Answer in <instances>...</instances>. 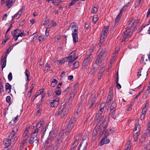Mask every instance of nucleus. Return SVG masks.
Instances as JSON below:
<instances>
[{"label":"nucleus","mask_w":150,"mask_h":150,"mask_svg":"<svg viewBox=\"0 0 150 150\" xmlns=\"http://www.w3.org/2000/svg\"><path fill=\"white\" fill-rule=\"evenodd\" d=\"M25 76H26L27 78V80L28 81H30L29 79V77L30 75V72L28 69H26L25 71Z\"/></svg>","instance_id":"obj_33"},{"label":"nucleus","mask_w":150,"mask_h":150,"mask_svg":"<svg viewBox=\"0 0 150 150\" xmlns=\"http://www.w3.org/2000/svg\"><path fill=\"white\" fill-rule=\"evenodd\" d=\"M96 67H93L91 68L90 73L91 74H93L94 73V72H95L96 71Z\"/></svg>","instance_id":"obj_44"},{"label":"nucleus","mask_w":150,"mask_h":150,"mask_svg":"<svg viewBox=\"0 0 150 150\" xmlns=\"http://www.w3.org/2000/svg\"><path fill=\"white\" fill-rule=\"evenodd\" d=\"M113 98V93L112 91H110L107 97L106 100V103L107 104H109L111 103Z\"/></svg>","instance_id":"obj_17"},{"label":"nucleus","mask_w":150,"mask_h":150,"mask_svg":"<svg viewBox=\"0 0 150 150\" xmlns=\"http://www.w3.org/2000/svg\"><path fill=\"white\" fill-rule=\"evenodd\" d=\"M23 8L21 9H20L19 10L17 13V14L16 15H17V14H18L19 15V16H18V17L17 18V19H18L19 18L21 15L22 13L23 12Z\"/></svg>","instance_id":"obj_43"},{"label":"nucleus","mask_w":150,"mask_h":150,"mask_svg":"<svg viewBox=\"0 0 150 150\" xmlns=\"http://www.w3.org/2000/svg\"><path fill=\"white\" fill-rule=\"evenodd\" d=\"M98 18L97 17L94 16L93 18V23H96L98 20Z\"/></svg>","instance_id":"obj_52"},{"label":"nucleus","mask_w":150,"mask_h":150,"mask_svg":"<svg viewBox=\"0 0 150 150\" xmlns=\"http://www.w3.org/2000/svg\"><path fill=\"white\" fill-rule=\"evenodd\" d=\"M150 86H149L147 89L145 91L143 96L144 97L145 96V98L147 96L150 92Z\"/></svg>","instance_id":"obj_27"},{"label":"nucleus","mask_w":150,"mask_h":150,"mask_svg":"<svg viewBox=\"0 0 150 150\" xmlns=\"http://www.w3.org/2000/svg\"><path fill=\"white\" fill-rule=\"evenodd\" d=\"M18 34L17 35V37L16 38H15V41H16L18 39V38L19 37H22L23 36H25V34L23 31H18Z\"/></svg>","instance_id":"obj_22"},{"label":"nucleus","mask_w":150,"mask_h":150,"mask_svg":"<svg viewBox=\"0 0 150 150\" xmlns=\"http://www.w3.org/2000/svg\"><path fill=\"white\" fill-rule=\"evenodd\" d=\"M133 137L134 138V141L136 142L138 140V136L136 135L135 134V133H133Z\"/></svg>","instance_id":"obj_55"},{"label":"nucleus","mask_w":150,"mask_h":150,"mask_svg":"<svg viewBox=\"0 0 150 150\" xmlns=\"http://www.w3.org/2000/svg\"><path fill=\"white\" fill-rule=\"evenodd\" d=\"M8 79L9 81H11L13 78V76L12 75V74L11 72H10L9 74L8 75Z\"/></svg>","instance_id":"obj_45"},{"label":"nucleus","mask_w":150,"mask_h":150,"mask_svg":"<svg viewBox=\"0 0 150 150\" xmlns=\"http://www.w3.org/2000/svg\"><path fill=\"white\" fill-rule=\"evenodd\" d=\"M106 37V35L105 34L103 33H102V34L100 37V39L105 40V38Z\"/></svg>","instance_id":"obj_61"},{"label":"nucleus","mask_w":150,"mask_h":150,"mask_svg":"<svg viewBox=\"0 0 150 150\" xmlns=\"http://www.w3.org/2000/svg\"><path fill=\"white\" fill-rule=\"evenodd\" d=\"M66 61H67L66 59V58H65L64 59H62L61 60L59 61V64H63Z\"/></svg>","instance_id":"obj_60"},{"label":"nucleus","mask_w":150,"mask_h":150,"mask_svg":"<svg viewBox=\"0 0 150 150\" xmlns=\"http://www.w3.org/2000/svg\"><path fill=\"white\" fill-rule=\"evenodd\" d=\"M54 146V145L51 144L50 146H48L47 147L45 150H51Z\"/></svg>","instance_id":"obj_62"},{"label":"nucleus","mask_w":150,"mask_h":150,"mask_svg":"<svg viewBox=\"0 0 150 150\" xmlns=\"http://www.w3.org/2000/svg\"><path fill=\"white\" fill-rule=\"evenodd\" d=\"M93 49H90L89 51L90 52L88 55H87L85 58L82 64V67L81 68V69L83 71H85L87 68V67L88 66L89 62L90 61V57L91 55V52L93 51Z\"/></svg>","instance_id":"obj_3"},{"label":"nucleus","mask_w":150,"mask_h":150,"mask_svg":"<svg viewBox=\"0 0 150 150\" xmlns=\"http://www.w3.org/2000/svg\"><path fill=\"white\" fill-rule=\"evenodd\" d=\"M23 136L25 138V139H27L29 137L28 132L27 130L24 131L23 134Z\"/></svg>","instance_id":"obj_29"},{"label":"nucleus","mask_w":150,"mask_h":150,"mask_svg":"<svg viewBox=\"0 0 150 150\" xmlns=\"http://www.w3.org/2000/svg\"><path fill=\"white\" fill-rule=\"evenodd\" d=\"M129 4V2L127 4L124 5L122 8L120 10V13H122V10H126Z\"/></svg>","instance_id":"obj_38"},{"label":"nucleus","mask_w":150,"mask_h":150,"mask_svg":"<svg viewBox=\"0 0 150 150\" xmlns=\"http://www.w3.org/2000/svg\"><path fill=\"white\" fill-rule=\"evenodd\" d=\"M110 142V141L108 139L103 137L101 139L99 144L100 146H102L104 144H108Z\"/></svg>","instance_id":"obj_14"},{"label":"nucleus","mask_w":150,"mask_h":150,"mask_svg":"<svg viewBox=\"0 0 150 150\" xmlns=\"http://www.w3.org/2000/svg\"><path fill=\"white\" fill-rule=\"evenodd\" d=\"M105 51V50L100 52L98 55L95 62L96 64L97 65H99L101 63Z\"/></svg>","instance_id":"obj_5"},{"label":"nucleus","mask_w":150,"mask_h":150,"mask_svg":"<svg viewBox=\"0 0 150 150\" xmlns=\"http://www.w3.org/2000/svg\"><path fill=\"white\" fill-rule=\"evenodd\" d=\"M140 125L138 123V121L137 122H136L135 126V128H134L133 131L135 132L136 131H137L136 133H135V134L138 136L139 134V132L140 131Z\"/></svg>","instance_id":"obj_12"},{"label":"nucleus","mask_w":150,"mask_h":150,"mask_svg":"<svg viewBox=\"0 0 150 150\" xmlns=\"http://www.w3.org/2000/svg\"><path fill=\"white\" fill-rule=\"evenodd\" d=\"M112 107H110V115L111 117L114 119H115V117H114L113 115H114L115 113V109Z\"/></svg>","instance_id":"obj_23"},{"label":"nucleus","mask_w":150,"mask_h":150,"mask_svg":"<svg viewBox=\"0 0 150 150\" xmlns=\"http://www.w3.org/2000/svg\"><path fill=\"white\" fill-rule=\"evenodd\" d=\"M130 141H128L127 142L125 147V149L130 150L131 147V146L130 145Z\"/></svg>","instance_id":"obj_35"},{"label":"nucleus","mask_w":150,"mask_h":150,"mask_svg":"<svg viewBox=\"0 0 150 150\" xmlns=\"http://www.w3.org/2000/svg\"><path fill=\"white\" fill-rule=\"evenodd\" d=\"M99 128L98 127H96L93 131L92 135L96 136L97 134V132L99 131Z\"/></svg>","instance_id":"obj_31"},{"label":"nucleus","mask_w":150,"mask_h":150,"mask_svg":"<svg viewBox=\"0 0 150 150\" xmlns=\"http://www.w3.org/2000/svg\"><path fill=\"white\" fill-rule=\"evenodd\" d=\"M4 87L3 85H1L0 88V93H1L2 92L4 91Z\"/></svg>","instance_id":"obj_64"},{"label":"nucleus","mask_w":150,"mask_h":150,"mask_svg":"<svg viewBox=\"0 0 150 150\" xmlns=\"http://www.w3.org/2000/svg\"><path fill=\"white\" fill-rule=\"evenodd\" d=\"M104 73H102L101 72H99L98 75V80H100L101 79V77L102 76H103Z\"/></svg>","instance_id":"obj_47"},{"label":"nucleus","mask_w":150,"mask_h":150,"mask_svg":"<svg viewBox=\"0 0 150 150\" xmlns=\"http://www.w3.org/2000/svg\"><path fill=\"white\" fill-rule=\"evenodd\" d=\"M101 116L97 114L96 116L95 117L94 120L95 121L98 120L99 119H100Z\"/></svg>","instance_id":"obj_58"},{"label":"nucleus","mask_w":150,"mask_h":150,"mask_svg":"<svg viewBox=\"0 0 150 150\" xmlns=\"http://www.w3.org/2000/svg\"><path fill=\"white\" fill-rule=\"evenodd\" d=\"M59 0H56L52 2L54 6H59Z\"/></svg>","instance_id":"obj_54"},{"label":"nucleus","mask_w":150,"mask_h":150,"mask_svg":"<svg viewBox=\"0 0 150 150\" xmlns=\"http://www.w3.org/2000/svg\"><path fill=\"white\" fill-rule=\"evenodd\" d=\"M60 146V144H57V145L54 147L53 150H57Z\"/></svg>","instance_id":"obj_51"},{"label":"nucleus","mask_w":150,"mask_h":150,"mask_svg":"<svg viewBox=\"0 0 150 150\" xmlns=\"http://www.w3.org/2000/svg\"><path fill=\"white\" fill-rule=\"evenodd\" d=\"M76 51H74L69 54V56L67 57V58H76L77 57H75V55L76 54Z\"/></svg>","instance_id":"obj_30"},{"label":"nucleus","mask_w":150,"mask_h":150,"mask_svg":"<svg viewBox=\"0 0 150 150\" xmlns=\"http://www.w3.org/2000/svg\"><path fill=\"white\" fill-rule=\"evenodd\" d=\"M6 56L4 55L2 56L1 57V67L2 68V71L3 70L6 64Z\"/></svg>","instance_id":"obj_13"},{"label":"nucleus","mask_w":150,"mask_h":150,"mask_svg":"<svg viewBox=\"0 0 150 150\" xmlns=\"http://www.w3.org/2000/svg\"><path fill=\"white\" fill-rule=\"evenodd\" d=\"M32 90H30V91L28 92L27 94V96L29 98L31 96L32 93Z\"/></svg>","instance_id":"obj_59"},{"label":"nucleus","mask_w":150,"mask_h":150,"mask_svg":"<svg viewBox=\"0 0 150 150\" xmlns=\"http://www.w3.org/2000/svg\"><path fill=\"white\" fill-rule=\"evenodd\" d=\"M62 84V82H60L59 83L57 86L56 90V91L53 94V96L54 97L56 96L60 95L62 92V91L60 89V86Z\"/></svg>","instance_id":"obj_7"},{"label":"nucleus","mask_w":150,"mask_h":150,"mask_svg":"<svg viewBox=\"0 0 150 150\" xmlns=\"http://www.w3.org/2000/svg\"><path fill=\"white\" fill-rule=\"evenodd\" d=\"M143 69V68L142 67H141L139 68V69L138 71L137 72V76L138 78H139L141 76L142 74L141 73L142 72V70Z\"/></svg>","instance_id":"obj_36"},{"label":"nucleus","mask_w":150,"mask_h":150,"mask_svg":"<svg viewBox=\"0 0 150 150\" xmlns=\"http://www.w3.org/2000/svg\"><path fill=\"white\" fill-rule=\"evenodd\" d=\"M117 106V104L116 103H115L113 101H112V103L111 104V105L110 107H112V108H113L115 109V108Z\"/></svg>","instance_id":"obj_57"},{"label":"nucleus","mask_w":150,"mask_h":150,"mask_svg":"<svg viewBox=\"0 0 150 150\" xmlns=\"http://www.w3.org/2000/svg\"><path fill=\"white\" fill-rule=\"evenodd\" d=\"M19 30L18 29H16L13 31H11V33L12 35L13 36V38H14L15 40V38L17 37V35L18 34Z\"/></svg>","instance_id":"obj_25"},{"label":"nucleus","mask_w":150,"mask_h":150,"mask_svg":"<svg viewBox=\"0 0 150 150\" xmlns=\"http://www.w3.org/2000/svg\"><path fill=\"white\" fill-rule=\"evenodd\" d=\"M109 29V27L108 26H105L103 29L102 33L103 34H106Z\"/></svg>","instance_id":"obj_32"},{"label":"nucleus","mask_w":150,"mask_h":150,"mask_svg":"<svg viewBox=\"0 0 150 150\" xmlns=\"http://www.w3.org/2000/svg\"><path fill=\"white\" fill-rule=\"evenodd\" d=\"M96 98L94 96H91L88 102V104L87 105L88 108H91L95 102Z\"/></svg>","instance_id":"obj_10"},{"label":"nucleus","mask_w":150,"mask_h":150,"mask_svg":"<svg viewBox=\"0 0 150 150\" xmlns=\"http://www.w3.org/2000/svg\"><path fill=\"white\" fill-rule=\"evenodd\" d=\"M73 65L74 69L78 68L79 67V62L77 61H75Z\"/></svg>","instance_id":"obj_37"},{"label":"nucleus","mask_w":150,"mask_h":150,"mask_svg":"<svg viewBox=\"0 0 150 150\" xmlns=\"http://www.w3.org/2000/svg\"><path fill=\"white\" fill-rule=\"evenodd\" d=\"M71 28L72 29H76V28H78L77 26L76 23L75 22H73L71 23L70 24V25L68 29H69L70 28Z\"/></svg>","instance_id":"obj_26"},{"label":"nucleus","mask_w":150,"mask_h":150,"mask_svg":"<svg viewBox=\"0 0 150 150\" xmlns=\"http://www.w3.org/2000/svg\"><path fill=\"white\" fill-rule=\"evenodd\" d=\"M144 55L142 56L141 59L140 60V62L141 64H143V63H145V62L144 61Z\"/></svg>","instance_id":"obj_53"},{"label":"nucleus","mask_w":150,"mask_h":150,"mask_svg":"<svg viewBox=\"0 0 150 150\" xmlns=\"http://www.w3.org/2000/svg\"><path fill=\"white\" fill-rule=\"evenodd\" d=\"M70 107L69 102L62 103L58 110L55 112V116L57 117L61 115V118L64 117L68 112Z\"/></svg>","instance_id":"obj_2"},{"label":"nucleus","mask_w":150,"mask_h":150,"mask_svg":"<svg viewBox=\"0 0 150 150\" xmlns=\"http://www.w3.org/2000/svg\"><path fill=\"white\" fill-rule=\"evenodd\" d=\"M127 23L128 26L126 29L125 31L124 32V35L122 41V42L126 40H128L131 37L134 30L136 26L137 23L135 20L132 18H131L127 22Z\"/></svg>","instance_id":"obj_1"},{"label":"nucleus","mask_w":150,"mask_h":150,"mask_svg":"<svg viewBox=\"0 0 150 150\" xmlns=\"http://www.w3.org/2000/svg\"><path fill=\"white\" fill-rule=\"evenodd\" d=\"M16 1V0H6V4L8 9L10 8L15 3Z\"/></svg>","instance_id":"obj_15"},{"label":"nucleus","mask_w":150,"mask_h":150,"mask_svg":"<svg viewBox=\"0 0 150 150\" xmlns=\"http://www.w3.org/2000/svg\"><path fill=\"white\" fill-rule=\"evenodd\" d=\"M18 117V116L17 115L16 117L13 119L12 121H13L14 123H15L17 121Z\"/></svg>","instance_id":"obj_56"},{"label":"nucleus","mask_w":150,"mask_h":150,"mask_svg":"<svg viewBox=\"0 0 150 150\" xmlns=\"http://www.w3.org/2000/svg\"><path fill=\"white\" fill-rule=\"evenodd\" d=\"M12 26V25L11 24H10L9 26V27L7 29V31H6V34H5V36L6 37V36H7V34L11 30V28Z\"/></svg>","instance_id":"obj_49"},{"label":"nucleus","mask_w":150,"mask_h":150,"mask_svg":"<svg viewBox=\"0 0 150 150\" xmlns=\"http://www.w3.org/2000/svg\"><path fill=\"white\" fill-rule=\"evenodd\" d=\"M82 136V134L81 133H79V134H78V136H76V140H79V139H81V137Z\"/></svg>","instance_id":"obj_46"},{"label":"nucleus","mask_w":150,"mask_h":150,"mask_svg":"<svg viewBox=\"0 0 150 150\" xmlns=\"http://www.w3.org/2000/svg\"><path fill=\"white\" fill-rule=\"evenodd\" d=\"M44 89H40L37 92L36 94L33 97V101L40 94H42L43 93Z\"/></svg>","instance_id":"obj_24"},{"label":"nucleus","mask_w":150,"mask_h":150,"mask_svg":"<svg viewBox=\"0 0 150 150\" xmlns=\"http://www.w3.org/2000/svg\"><path fill=\"white\" fill-rule=\"evenodd\" d=\"M11 98L10 96H7L6 98V102L8 103L9 105L11 104Z\"/></svg>","instance_id":"obj_41"},{"label":"nucleus","mask_w":150,"mask_h":150,"mask_svg":"<svg viewBox=\"0 0 150 150\" xmlns=\"http://www.w3.org/2000/svg\"><path fill=\"white\" fill-rule=\"evenodd\" d=\"M88 145L87 140H83L82 142L81 143L77 150H86Z\"/></svg>","instance_id":"obj_6"},{"label":"nucleus","mask_w":150,"mask_h":150,"mask_svg":"<svg viewBox=\"0 0 150 150\" xmlns=\"http://www.w3.org/2000/svg\"><path fill=\"white\" fill-rule=\"evenodd\" d=\"M9 39L8 37V36H6V37L5 36V38L4 39V40L2 42V44H3V45H4L6 41H7V40Z\"/></svg>","instance_id":"obj_48"},{"label":"nucleus","mask_w":150,"mask_h":150,"mask_svg":"<svg viewBox=\"0 0 150 150\" xmlns=\"http://www.w3.org/2000/svg\"><path fill=\"white\" fill-rule=\"evenodd\" d=\"M78 58V57H77L76 58H67V57L66 58V59H67V61L68 60V63L69 64L72 63L76 59Z\"/></svg>","instance_id":"obj_34"},{"label":"nucleus","mask_w":150,"mask_h":150,"mask_svg":"<svg viewBox=\"0 0 150 150\" xmlns=\"http://www.w3.org/2000/svg\"><path fill=\"white\" fill-rule=\"evenodd\" d=\"M45 38V36L43 35H41L38 37V39L39 41L40 42L43 41L44 40Z\"/></svg>","instance_id":"obj_42"},{"label":"nucleus","mask_w":150,"mask_h":150,"mask_svg":"<svg viewBox=\"0 0 150 150\" xmlns=\"http://www.w3.org/2000/svg\"><path fill=\"white\" fill-rule=\"evenodd\" d=\"M79 142V140L75 139L73 145L71 146V150H75L76 147L78 144Z\"/></svg>","instance_id":"obj_21"},{"label":"nucleus","mask_w":150,"mask_h":150,"mask_svg":"<svg viewBox=\"0 0 150 150\" xmlns=\"http://www.w3.org/2000/svg\"><path fill=\"white\" fill-rule=\"evenodd\" d=\"M81 106L82 105L81 104H79L77 106L76 108L75 112L74 114L73 117H75L76 119L77 117L81 112Z\"/></svg>","instance_id":"obj_11"},{"label":"nucleus","mask_w":150,"mask_h":150,"mask_svg":"<svg viewBox=\"0 0 150 150\" xmlns=\"http://www.w3.org/2000/svg\"><path fill=\"white\" fill-rule=\"evenodd\" d=\"M76 118L75 117H73L69 121L66 126V129L65 132L66 134H68V133L70 132L72 128L73 127L76 121Z\"/></svg>","instance_id":"obj_4"},{"label":"nucleus","mask_w":150,"mask_h":150,"mask_svg":"<svg viewBox=\"0 0 150 150\" xmlns=\"http://www.w3.org/2000/svg\"><path fill=\"white\" fill-rule=\"evenodd\" d=\"M12 86L9 83H7L5 84L6 91L8 93H10L11 91Z\"/></svg>","instance_id":"obj_20"},{"label":"nucleus","mask_w":150,"mask_h":150,"mask_svg":"<svg viewBox=\"0 0 150 150\" xmlns=\"http://www.w3.org/2000/svg\"><path fill=\"white\" fill-rule=\"evenodd\" d=\"M122 13H119L118 14L117 16L115 18V23L113 24V25H112V27L113 28H114L115 27L116 24L119 21V19L122 16Z\"/></svg>","instance_id":"obj_19"},{"label":"nucleus","mask_w":150,"mask_h":150,"mask_svg":"<svg viewBox=\"0 0 150 150\" xmlns=\"http://www.w3.org/2000/svg\"><path fill=\"white\" fill-rule=\"evenodd\" d=\"M57 83V81L56 79H53L52 81V83L50 85V86L52 87H54L56 85Z\"/></svg>","instance_id":"obj_28"},{"label":"nucleus","mask_w":150,"mask_h":150,"mask_svg":"<svg viewBox=\"0 0 150 150\" xmlns=\"http://www.w3.org/2000/svg\"><path fill=\"white\" fill-rule=\"evenodd\" d=\"M147 107H144L142 111V114L144 115H145L146 114V112L147 110Z\"/></svg>","instance_id":"obj_50"},{"label":"nucleus","mask_w":150,"mask_h":150,"mask_svg":"<svg viewBox=\"0 0 150 150\" xmlns=\"http://www.w3.org/2000/svg\"><path fill=\"white\" fill-rule=\"evenodd\" d=\"M35 142V143L38 145L39 143V139L36 135L33 136L31 135L28 143L30 144H32Z\"/></svg>","instance_id":"obj_8"},{"label":"nucleus","mask_w":150,"mask_h":150,"mask_svg":"<svg viewBox=\"0 0 150 150\" xmlns=\"http://www.w3.org/2000/svg\"><path fill=\"white\" fill-rule=\"evenodd\" d=\"M15 134V132L13 131V130L11 134H10L8 137V139H11L14 137Z\"/></svg>","instance_id":"obj_39"},{"label":"nucleus","mask_w":150,"mask_h":150,"mask_svg":"<svg viewBox=\"0 0 150 150\" xmlns=\"http://www.w3.org/2000/svg\"><path fill=\"white\" fill-rule=\"evenodd\" d=\"M97 8L94 7L93 8V9H92L91 11V13H95L96 12H97Z\"/></svg>","instance_id":"obj_63"},{"label":"nucleus","mask_w":150,"mask_h":150,"mask_svg":"<svg viewBox=\"0 0 150 150\" xmlns=\"http://www.w3.org/2000/svg\"><path fill=\"white\" fill-rule=\"evenodd\" d=\"M39 130V129L38 128L35 129L33 133L31 135H33V136H35V135H36V137H37L38 133V132Z\"/></svg>","instance_id":"obj_40"},{"label":"nucleus","mask_w":150,"mask_h":150,"mask_svg":"<svg viewBox=\"0 0 150 150\" xmlns=\"http://www.w3.org/2000/svg\"><path fill=\"white\" fill-rule=\"evenodd\" d=\"M71 35L73 38V42L74 43H76L78 40L77 33H72Z\"/></svg>","instance_id":"obj_18"},{"label":"nucleus","mask_w":150,"mask_h":150,"mask_svg":"<svg viewBox=\"0 0 150 150\" xmlns=\"http://www.w3.org/2000/svg\"><path fill=\"white\" fill-rule=\"evenodd\" d=\"M59 99L58 98H55L50 103V105L51 107H57L59 105Z\"/></svg>","instance_id":"obj_9"},{"label":"nucleus","mask_w":150,"mask_h":150,"mask_svg":"<svg viewBox=\"0 0 150 150\" xmlns=\"http://www.w3.org/2000/svg\"><path fill=\"white\" fill-rule=\"evenodd\" d=\"M11 142V139H5L4 140L3 143L4 146H6V147L4 148V150L6 149H7V148L10 145Z\"/></svg>","instance_id":"obj_16"}]
</instances>
